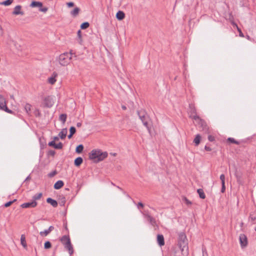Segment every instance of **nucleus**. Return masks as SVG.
<instances>
[{"mask_svg": "<svg viewBox=\"0 0 256 256\" xmlns=\"http://www.w3.org/2000/svg\"><path fill=\"white\" fill-rule=\"evenodd\" d=\"M20 243L24 248H27V244L26 240V236L24 234H22L20 237Z\"/></svg>", "mask_w": 256, "mask_h": 256, "instance_id": "412c9836", "label": "nucleus"}, {"mask_svg": "<svg viewBox=\"0 0 256 256\" xmlns=\"http://www.w3.org/2000/svg\"><path fill=\"white\" fill-rule=\"evenodd\" d=\"M72 135H73L72 133V134L70 133V134L68 135V138H70L72 137Z\"/></svg>", "mask_w": 256, "mask_h": 256, "instance_id": "052dcab7", "label": "nucleus"}, {"mask_svg": "<svg viewBox=\"0 0 256 256\" xmlns=\"http://www.w3.org/2000/svg\"><path fill=\"white\" fill-rule=\"evenodd\" d=\"M60 240L64 244V248L68 251L70 256L74 253V248L71 244L70 240L68 235L63 236L60 238Z\"/></svg>", "mask_w": 256, "mask_h": 256, "instance_id": "39448f33", "label": "nucleus"}, {"mask_svg": "<svg viewBox=\"0 0 256 256\" xmlns=\"http://www.w3.org/2000/svg\"><path fill=\"white\" fill-rule=\"evenodd\" d=\"M42 193L40 192V193L36 194L32 196V200L33 201L36 202V200H40L42 198Z\"/></svg>", "mask_w": 256, "mask_h": 256, "instance_id": "393cba45", "label": "nucleus"}, {"mask_svg": "<svg viewBox=\"0 0 256 256\" xmlns=\"http://www.w3.org/2000/svg\"><path fill=\"white\" fill-rule=\"evenodd\" d=\"M30 6L32 8L39 7L40 8L42 6V4L40 2L32 1L30 4Z\"/></svg>", "mask_w": 256, "mask_h": 256, "instance_id": "aec40b11", "label": "nucleus"}, {"mask_svg": "<svg viewBox=\"0 0 256 256\" xmlns=\"http://www.w3.org/2000/svg\"><path fill=\"white\" fill-rule=\"evenodd\" d=\"M52 246L51 243L49 241H46L44 244V248L45 249H48Z\"/></svg>", "mask_w": 256, "mask_h": 256, "instance_id": "c9c22d12", "label": "nucleus"}, {"mask_svg": "<svg viewBox=\"0 0 256 256\" xmlns=\"http://www.w3.org/2000/svg\"><path fill=\"white\" fill-rule=\"evenodd\" d=\"M84 150V146L82 144H80L76 146V152L78 154L81 153Z\"/></svg>", "mask_w": 256, "mask_h": 256, "instance_id": "bb28decb", "label": "nucleus"}, {"mask_svg": "<svg viewBox=\"0 0 256 256\" xmlns=\"http://www.w3.org/2000/svg\"><path fill=\"white\" fill-rule=\"evenodd\" d=\"M144 205L142 202H138V204H137L138 208V209L142 208H144Z\"/></svg>", "mask_w": 256, "mask_h": 256, "instance_id": "a18cd8bd", "label": "nucleus"}, {"mask_svg": "<svg viewBox=\"0 0 256 256\" xmlns=\"http://www.w3.org/2000/svg\"><path fill=\"white\" fill-rule=\"evenodd\" d=\"M22 6L20 5L16 6L14 8V10L12 12V14L14 15H24V12L22 11H20Z\"/></svg>", "mask_w": 256, "mask_h": 256, "instance_id": "4468645a", "label": "nucleus"}, {"mask_svg": "<svg viewBox=\"0 0 256 256\" xmlns=\"http://www.w3.org/2000/svg\"><path fill=\"white\" fill-rule=\"evenodd\" d=\"M83 162V160L81 157H78L74 160V164L76 166H79Z\"/></svg>", "mask_w": 256, "mask_h": 256, "instance_id": "5701e85b", "label": "nucleus"}, {"mask_svg": "<svg viewBox=\"0 0 256 256\" xmlns=\"http://www.w3.org/2000/svg\"><path fill=\"white\" fill-rule=\"evenodd\" d=\"M0 110H4L6 112H12L8 108L5 99L2 95H0Z\"/></svg>", "mask_w": 256, "mask_h": 256, "instance_id": "6e6552de", "label": "nucleus"}, {"mask_svg": "<svg viewBox=\"0 0 256 256\" xmlns=\"http://www.w3.org/2000/svg\"><path fill=\"white\" fill-rule=\"evenodd\" d=\"M48 8L46 7L42 8V6L39 8V10L40 12H46L48 11Z\"/></svg>", "mask_w": 256, "mask_h": 256, "instance_id": "37998d69", "label": "nucleus"}, {"mask_svg": "<svg viewBox=\"0 0 256 256\" xmlns=\"http://www.w3.org/2000/svg\"><path fill=\"white\" fill-rule=\"evenodd\" d=\"M125 17V14L121 10H119L117 12L116 14V18L119 20H122Z\"/></svg>", "mask_w": 256, "mask_h": 256, "instance_id": "2eb2a0df", "label": "nucleus"}, {"mask_svg": "<svg viewBox=\"0 0 256 256\" xmlns=\"http://www.w3.org/2000/svg\"><path fill=\"white\" fill-rule=\"evenodd\" d=\"M138 114L140 118L142 121L143 124L150 131V128L148 126V125L149 123L150 122V119L149 116L148 115V113H138Z\"/></svg>", "mask_w": 256, "mask_h": 256, "instance_id": "423d86ee", "label": "nucleus"}, {"mask_svg": "<svg viewBox=\"0 0 256 256\" xmlns=\"http://www.w3.org/2000/svg\"><path fill=\"white\" fill-rule=\"evenodd\" d=\"M108 156L106 152H102L100 150L96 149L92 150L89 154V158L94 162H98L103 160Z\"/></svg>", "mask_w": 256, "mask_h": 256, "instance_id": "f257e3e1", "label": "nucleus"}, {"mask_svg": "<svg viewBox=\"0 0 256 256\" xmlns=\"http://www.w3.org/2000/svg\"><path fill=\"white\" fill-rule=\"evenodd\" d=\"M31 104H26L24 106V109L26 112H28L31 110Z\"/></svg>", "mask_w": 256, "mask_h": 256, "instance_id": "72a5a7b5", "label": "nucleus"}, {"mask_svg": "<svg viewBox=\"0 0 256 256\" xmlns=\"http://www.w3.org/2000/svg\"><path fill=\"white\" fill-rule=\"evenodd\" d=\"M220 180L222 182V184H225V176L224 174H222L220 176Z\"/></svg>", "mask_w": 256, "mask_h": 256, "instance_id": "ea45409f", "label": "nucleus"}, {"mask_svg": "<svg viewBox=\"0 0 256 256\" xmlns=\"http://www.w3.org/2000/svg\"><path fill=\"white\" fill-rule=\"evenodd\" d=\"M63 144L62 142H59L58 144H56L55 145L54 148L56 149L60 150L62 148Z\"/></svg>", "mask_w": 256, "mask_h": 256, "instance_id": "4c0bfd02", "label": "nucleus"}, {"mask_svg": "<svg viewBox=\"0 0 256 256\" xmlns=\"http://www.w3.org/2000/svg\"><path fill=\"white\" fill-rule=\"evenodd\" d=\"M178 245L180 249L182 254H188V242L186 234L181 232L178 234Z\"/></svg>", "mask_w": 256, "mask_h": 256, "instance_id": "f03ea898", "label": "nucleus"}, {"mask_svg": "<svg viewBox=\"0 0 256 256\" xmlns=\"http://www.w3.org/2000/svg\"><path fill=\"white\" fill-rule=\"evenodd\" d=\"M66 5L68 7L70 8L74 6V3L73 2H69L66 3Z\"/></svg>", "mask_w": 256, "mask_h": 256, "instance_id": "8fccbe9b", "label": "nucleus"}, {"mask_svg": "<svg viewBox=\"0 0 256 256\" xmlns=\"http://www.w3.org/2000/svg\"><path fill=\"white\" fill-rule=\"evenodd\" d=\"M110 154L113 156H116V153H110Z\"/></svg>", "mask_w": 256, "mask_h": 256, "instance_id": "0e129e2a", "label": "nucleus"}, {"mask_svg": "<svg viewBox=\"0 0 256 256\" xmlns=\"http://www.w3.org/2000/svg\"><path fill=\"white\" fill-rule=\"evenodd\" d=\"M48 232H50L54 230V227L52 226H50L48 228Z\"/></svg>", "mask_w": 256, "mask_h": 256, "instance_id": "6e6d98bb", "label": "nucleus"}, {"mask_svg": "<svg viewBox=\"0 0 256 256\" xmlns=\"http://www.w3.org/2000/svg\"><path fill=\"white\" fill-rule=\"evenodd\" d=\"M122 110H126V109H127V108H126V106H124V105H122Z\"/></svg>", "mask_w": 256, "mask_h": 256, "instance_id": "13d9d810", "label": "nucleus"}, {"mask_svg": "<svg viewBox=\"0 0 256 256\" xmlns=\"http://www.w3.org/2000/svg\"><path fill=\"white\" fill-rule=\"evenodd\" d=\"M248 222L252 224L256 223V210H254L250 213L248 217Z\"/></svg>", "mask_w": 256, "mask_h": 256, "instance_id": "f8f14e48", "label": "nucleus"}, {"mask_svg": "<svg viewBox=\"0 0 256 256\" xmlns=\"http://www.w3.org/2000/svg\"><path fill=\"white\" fill-rule=\"evenodd\" d=\"M30 176H28L26 178L25 181H26V180H28V179H30Z\"/></svg>", "mask_w": 256, "mask_h": 256, "instance_id": "69168bd1", "label": "nucleus"}, {"mask_svg": "<svg viewBox=\"0 0 256 256\" xmlns=\"http://www.w3.org/2000/svg\"><path fill=\"white\" fill-rule=\"evenodd\" d=\"M36 116H40V113L38 112V113H36Z\"/></svg>", "mask_w": 256, "mask_h": 256, "instance_id": "e2e57ef3", "label": "nucleus"}, {"mask_svg": "<svg viewBox=\"0 0 256 256\" xmlns=\"http://www.w3.org/2000/svg\"><path fill=\"white\" fill-rule=\"evenodd\" d=\"M50 232H48V230H46L44 231H42L40 232V235L42 236H48Z\"/></svg>", "mask_w": 256, "mask_h": 256, "instance_id": "2f4dec72", "label": "nucleus"}, {"mask_svg": "<svg viewBox=\"0 0 256 256\" xmlns=\"http://www.w3.org/2000/svg\"><path fill=\"white\" fill-rule=\"evenodd\" d=\"M186 202L187 204H191L192 202L188 200L186 198H185Z\"/></svg>", "mask_w": 256, "mask_h": 256, "instance_id": "4d7b16f0", "label": "nucleus"}, {"mask_svg": "<svg viewBox=\"0 0 256 256\" xmlns=\"http://www.w3.org/2000/svg\"><path fill=\"white\" fill-rule=\"evenodd\" d=\"M48 154L50 156H54L55 154V152L53 150H50Z\"/></svg>", "mask_w": 256, "mask_h": 256, "instance_id": "603ef678", "label": "nucleus"}, {"mask_svg": "<svg viewBox=\"0 0 256 256\" xmlns=\"http://www.w3.org/2000/svg\"><path fill=\"white\" fill-rule=\"evenodd\" d=\"M227 141L230 142V143L234 144H240V142L236 140L233 138H228L227 139Z\"/></svg>", "mask_w": 256, "mask_h": 256, "instance_id": "cd10ccee", "label": "nucleus"}, {"mask_svg": "<svg viewBox=\"0 0 256 256\" xmlns=\"http://www.w3.org/2000/svg\"><path fill=\"white\" fill-rule=\"evenodd\" d=\"M46 202L50 204L53 207L56 208L58 206V202L50 198H48L46 199Z\"/></svg>", "mask_w": 256, "mask_h": 256, "instance_id": "dca6fc26", "label": "nucleus"}, {"mask_svg": "<svg viewBox=\"0 0 256 256\" xmlns=\"http://www.w3.org/2000/svg\"><path fill=\"white\" fill-rule=\"evenodd\" d=\"M72 54V50L70 52H64L60 54L58 58L60 64L62 66H68L71 62Z\"/></svg>", "mask_w": 256, "mask_h": 256, "instance_id": "20e7f679", "label": "nucleus"}, {"mask_svg": "<svg viewBox=\"0 0 256 256\" xmlns=\"http://www.w3.org/2000/svg\"><path fill=\"white\" fill-rule=\"evenodd\" d=\"M54 140H58V137H57V136H55V137L54 138Z\"/></svg>", "mask_w": 256, "mask_h": 256, "instance_id": "338daca9", "label": "nucleus"}, {"mask_svg": "<svg viewBox=\"0 0 256 256\" xmlns=\"http://www.w3.org/2000/svg\"><path fill=\"white\" fill-rule=\"evenodd\" d=\"M78 36L80 39L82 38V32L80 30H78L77 32Z\"/></svg>", "mask_w": 256, "mask_h": 256, "instance_id": "3c124183", "label": "nucleus"}, {"mask_svg": "<svg viewBox=\"0 0 256 256\" xmlns=\"http://www.w3.org/2000/svg\"><path fill=\"white\" fill-rule=\"evenodd\" d=\"M54 104L53 98L50 96L46 97L43 101L42 105L44 107L50 108Z\"/></svg>", "mask_w": 256, "mask_h": 256, "instance_id": "0eeeda50", "label": "nucleus"}, {"mask_svg": "<svg viewBox=\"0 0 256 256\" xmlns=\"http://www.w3.org/2000/svg\"><path fill=\"white\" fill-rule=\"evenodd\" d=\"M56 170L52 171L48 174V176L50 178L54 176L56 174Z\"/></svg>", "mask_w": 256, "mask_h": 256, "instance_id": "79ce46f5", "label": "nucleus"}, {"mask_svg": "<svg viewBox=\"0 0 256 256\" xmlns=\"http://www.w3.org/2000/svg\"><path fill=\"white\" fill-rule=\"evenodd\" d=\"M48 145L50 146H53L54 148V146L56 145V142H55L54 140H52L48 142Z\"/></svg>", "mask_w": 256, "mask_h": 256, "instance_id": "de8ad7c7", "label": "nucleus"}, {"mask_svg": "<svg viewBox=\"0 0 256 256\" xmlns=\"http://www.w3.org/2000/svg\"><path fill=\"white\" fill-rule=\"evenodd\" d=\"M197 192L199 194V196L200 198L204 199L206 198V195L202 189L199 188L197 190Z\"/></svg>", "mask_w": 256, "mask_h": 256, "instance_id": "b1692460", "label": "nucleus"}, {"mask_svg": "<svg viewBox=\"0 0 256 256\" xmlns=\"http://www.w3.org/2000/svg\"><path fill=\"white\" fill-rule=\"evenodd\" d=\"M38 205V202L32 200L28 202H25L21 204L20 206L22 208H35Z\"/></svg>", "mask_w": 256, "mask_h": 256, "instance_id": "9b49d317", "label": "nucleus"}, {"mask_svg": "<svg viewBox=\"0 0 256 256\" xmlns=\"http://www.w3.org/2000/svg\"><path fill=\"white\" fill-rule=\"evenodd\" d=\"M226 190L225 184H222L221 192L224 193Z\"/></svg>", "mask_w": 256, "mask_h": 256, "instance_id": "09e8293b", "label": "nucleus"}, {"mask_svg": "<svg viewBox=\"0 0 256 256\" xmlns=\"http://www.w3.org/2000/svg\"><path fill=\"white\" fill-rule=\"evenodd\" d=\"M90 26V24L88 22H84L80 25V28L82 30H84L88 28Z\"/></svg>", "mask_w": 256, "mask_h": 256, "instance_id": "7c9ffc66", "label": "nucleus"}, {"mask_svg": "<svg viewBox=\"0 0 256 256\" xmlns=\"http://www.w3.org/2000/svg\"><path fill=\"white\" fill-rule=\"evenodd\" d=\"M64 182L61 180H59L54 184V189L58 190L60 188L64 186Z\"/></svg>", "mask_w": 256, "mask_h": 256, "instance_id": "f3484780", "label": "nucleus"}, {"mask_svg": "<svg viewBox=\"0 0 256 256\" xmlns=\"http://www.w3.org/2000/svg\"><path fill=\"white\" fill-rule=\"evenodd\" d=\"M143 215L144 218H146L152 226H157L156 220L154 218H153L148 214H143Z\"/></svg>", "mask_w": 256, "mask_h": 256, "instance_id": "9d476101", "label": "nucleus"}, {"mask_svg": "<svg viewBox=\"0 0 256 256\" xmlns=\"http://www.w3.org/2000/svg\"><path fill=\"white\" fill-rule=\"evenodd\" d=\"M80 12V8L78 7H76L74 10L70 12V14L72 17H76Z\"/></svg>", "mask_w": 256, "mask_h": 256, "instance_id": "a211bd4d", "label": "nucleus"}, {"mask_svg": "<svg viewBox=\"0 0 256 256\" xmlns=\"http://www.w3.org/2000/svg\"><path fill=\"white\" fill-rule=\"evenodd\" d=\"M202 256H208V254L207 252V250L206 248H202Z\"/></svg>", "mask_w": 256, "mask_h": 256, "instance_id": "a19ab883", "label": "nucleus"}, {"mask_svg": "<svg viewBox=\"0 0 256 256\" xmlns=\"http://www.w3.org/2000/svg\"><path fill=\"white\" fill-rule=\"evenodd\" d=\"M67 132L68 131L66 128L62 129L61 132H60L58 136L61 139H64L66 137Z\"/></svg>", "mask_w": 256, "mask_h": 256, "instance_id": "6ab92c4d", "label": "nucleus"}, {"mask_svg": "<svg viewBox=\"0 0 256 256\" xmlns=\"http://www.w3.org/2000/svg\"><path fill=\"white\" fill-rule=\"evenodd\" d=\"M233 25L234 26H236L237 28V30H238V32H239V36H240V37H244V35L243 34V33L242 32L241 30L238 27V26H237V24L234 22L232 23Z\"/></svg>", "mask_w": 256, "mask_h": 256, "instance_id": "e433bc0d", "label": "nucleus"}, {"mask_svg": "<svg viewBox=\"0 0 256 256\" xmlns=\"http://www.w3.org/2000/svg\"><path fill=\"white\" fill-rule=\"evenodd\" d=\"M82 126V124H81L80 122H78V123H77V124H76V126H77L78 127H80V126Z\"/></svg>", "mask_w": 256, "mask_h": 256, "instance_id": "680f3d73", "label": "nucleus"}, {"mask_svg": "<svg viewBox=\"0 0 256 256\" xmlns=\"http://www.w3.org/2000/svg\"><path fill=\"white\" fill-rule=\"evenodd\" d=\"M189 107L190 108V112H196V107L194 106V104H189Z\"/></svg>", "mask_w": 256, "mask_h": 256, "instance_id": "f704fd0d", "label": "nucleus"}, {"mask_svg": "<svg viewBox=\"0 0 256 256\" xmlns=\"http://www.w3.org/2000/svg\"><path fill=\"white\" fill-rule=\"evenodd\" d=\"M16 199H14V200H12V201H10V202H6L4 204V207L6 208H7V207H8L10 206L13 202H16Z\"/></svg>", "mask_w": 256, "mask_h": 256, "instance_id": "58836bf2", "label": "nucleus"}, {"mask_svg": "<svg viewBox=\"0 0 256 256\" xmlns=\"http://www.w3.org/2000/svg\"><path fill=\"white\" fill-rule=\"evenodd\" d=\"M208 140L210 142H213L215 140V138L212 135H209L208 136Z\"/></svg>", "mask_w": 256, "mask_h": 256, "instance_id": "49530a36", "label": "nucleus"}, {"mask_svg": "<svg viewBox=\"0 0 256 256\" xmlns=\"http://www.w3.org/2000/svg\"><path fill=\"white\" fill-rule=\"evenodd\" d=\"M204 149L206 150V151H208V152H210L212 150V148L210 147V146H204Z\"/></svg>", "mask_w": 256, "mask_h": 256, "instance_id": "864d4df0", "label": "nucleus"}, {"mask_svg": "<svg viewBox=\"0 0 256 256\" xmlns=\"http://www.w3.org/2000/svg\"><path fill=\"white\" fill-rule=\"evenodd\" d=\"M201 140V136L200 134H198L196 136L194 140V142L196 146H198L200 143Z\"/></svg>", "mask_w": 256, "mask_h": 256, "instance_id": "4be33fe9", "label": "nucleus"}, {"mask_svg": "<svg viewBox=\"0 0 256 256\" xmlns=\"http://www.w3.org/2000/svg\"><path fill=\"white\" fill-rule=\"evenodd\" d=\"M190 118L194 120L196 124L200 125L202 127V131L206 133L208 132V127L206 122L202 120L196 113H191Z\"/></svg>", "mask_w": 256, "mask_h": 256, "instance_id": "7ed1b4c3", "label": "nucleus"}, {"mask_svg": "<svg viewBox=\"0 0 256 256\" xmlns=\"http://www.w3.org/2000/svg\"><path fill=\"white\" fill-rule=\"evenodd\" d=\"M64 230H66V232H68V228L67 226V224L66 222L64 224Z\"/></svg>", "mask_w": 256, "mask_h": 256, "instance_id": "5fc2aeb1", "label": "nucleus"}, {"mask_svg": "<svg viewBox=\"0 0 256 256\" xmlns=\"http://www.w3.org/2000/svg\"><path fill=\"white\" fill-rule=\"evenodd\" d=\"M14 0H6L2 2H0V4L4 5L6 6H10L13 2Z\"/></svg>", "mask_w": 256, "mask_h": 256, "instance_id": "c85d7f7f", "label": "nucleus"}, {"mask_svg": "<svg viewBox=\"0 0 256 256\" xmlns=\"http://www.w3.org/2000/svg\"><path fill=\"white\" fill-rule=\"evenodd\" d=\"M76 132V128L74 126H71L70 128V133L74 134Z\"/></svg>", "mask_w": 256, "mask_h": 256, "instance_id": "c03bdc74", "label": "nucleus"}, {"mask_svg": "<svg viewBox=\"0 0 256 256\" xmlns=\"http://www.w3.org/2000/svg\"><path fill=\"white\" fill-rule=\"evenodd\" d=\"M235 176L236 178L237 182L239 184H242V181L241 180L242 178V176L240 174H239L236 172L235 173Z\"/></svg>", "mask_w": 256, "mask_h": 256, "instance_id": "c756f323", "label": "nucleus"}, {"mask_svg": "<svg viewBox=\"0 0 256 256\" xmlns=\"http://www.w3.org/2000/svg\"><path fill=\"white\" fill-rule=\"evenodd\" d=\"M239 240L242 248H245L247 246L248 238L244 234H240L239 236Z\"/></svg>", "mask_w": 256, "mask_h": 256, "instance_id": "1a4fd4ad", "label": "nucleus"}, {"mask_svg": "<svg viewBox=\"0 0 256 256\" xmlns=\"http://www.w3.org/2000/svg\"><path fill=\"white\" fill-rule=\"evenodd\" d=\"M247 38H248V39H250V36H247Z\"/></svg>", "mask_w": 256, "mask_h": 256, "instance_id": "774afa93", "label": "nucleus"}, {"mask_svg": "<svg viewBox=\"0 0 256 256\" xmlns=\"http://www.w3.org/2000/svg\"><path fill=\"white\" fill-rule=\"evenodd\" d=\"M157 242L160 246L164 245V239L162 234H159L157 236Z\"/></svg>", "mask_w": 256, "mask_h": 256, "instance_id": "ddd939ff", "label": "nucleus"}, {"mask_svg": "<svg viewBox=\"0 0 256 256\" xmlns=\"http://www.w3.org/2000/svg\"><path fill=\"white\" fill-rule=\"evenodd\" d=\"M48 82L50 84H53L56 82V79L55 77L52 76V77H50V78H48Z\"/></svg>", "mask_w": 256, "mask_h": 256, "instance_id": "473e14b6", "label": "nucleus"}, {"mask_svg": "<svg viewBox=\"0 0 256 256\" xmlns=\"http://www.w3.org/2000/svg\"><path fill=\"white\" fill-rule=\"evenodd\" d=\"M62 202L64 204L66 202V198L64 196H63L62 198Z\"/></svg>", "mask_w": 256, "mask_h": 256, "instance_id": "bf43d9fd", "label": "nucleus"}, {"mask_svg": "<svg viewBox=\"0 0 256 256\" xmlns=\"http://www.w3.org/2000/svg\"><path fill=\"white\" fill-rule=\"evenodd\" d=\"M67 116L66 114H62L60 115L59 119L64 124L66 121Z\"/></svg>", "mask_w": 256, "mask_h": 256, "instance_id": "a878e982", "label": "nucleus"}]
</instances>
